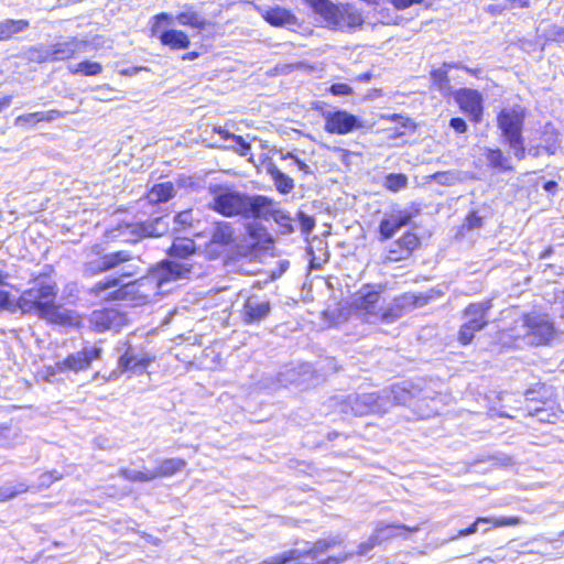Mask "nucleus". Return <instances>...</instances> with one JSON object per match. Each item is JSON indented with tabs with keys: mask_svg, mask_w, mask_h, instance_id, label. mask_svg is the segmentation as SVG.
<instances>
[{
	"mask_svg": "<svg viewBox=\"0 0 564 564\" xmlns=\"http://www.w3.org/2000/svg\"><path fill=\"white\" fill-rule=\"evenodd\" d=\"M56 296L57 288L54 282L37 279L32 288L22 292L17 306L23 314H34L53 324H72L69 312L56 305Z\"/></svg>",
	"mask_w": 564,
	"mask_h": 564,
	"instance_id": "nucleus-1",
	"label": "nucleus"
},
{
	"mask_svg": "<svg viewBox=\"0 0 564 564\" xmlns=\"http://www.w3.org/2000/svg\"><path fill=\"white\" fill-rule=\"evenodd\" d=\"M265 203L264 195H249L229 187H216L210 207L225 217L254 219L256 212H263Z\"/></svg>",
	"mask_w": 564,
	"mask_h": 564,
	"instance_id": "nucleus-2",
	"label": "nucleus"
},
{
	"mask_svg": "<svg viewBox=\"0 0 564 564\" xmlns=\"http://www.w3.org/2000/svg\"><path fill=\"white\" fill-rule=\"evenodd\" d=\"M319 17L325 28L332 31L351 32L364 23L360 11L350 3H334L332 0H302Z\"/></svg>",
	"mask_w": 564,
	"mask_h": 564,
	"instance_id": "nucleus-3",
	"label": "nucleus"
},
{
	"mask_svg": "<svg viewBox=\"0 0 564 564\" xmlns=\"http://www.w3.org/2000/svg\"><path fill=\"white\" fill-rule=\"evenodd\" d=\"M386 289L383 283L364 285L351 300L355 315L369 324L384 321L388 317Z\"/></svg>",
	"mask_w": 564,
	"mask_h": 564,
	"instance_id": "nucleus-4",
	"label": "nucleus"
},
{
	"mask_svg": "<svg viewBox=\"0 0 564 564\" xmlns=\"http://www.w3.org/2000/svg\"><path fill=\"white\" fill-rule=\"evenodd\" d=\"M525 117V109L520 105L501 109L496 117L497 127L518 161L523 160L527 155L523 135Z\"/></svg>",
	"mask_w": 564,
	"mask_h": 564,
	"instance_id": "nucleus-5",
	"label": "nucleus"
},
{
	"mask_svg": "<svg viewBox=\"0 0 564 564\" xmlns=\"http://www.w3.org/2000/svg\"><path fill=\"white\" fill-rule=\"evenodd\" d=\"M492 308V301L487 299L481 302L469 303L463 311L466 319L457 332V341L462 346H468L475 339L478 332L489 325V312Z\"/></svg>",
	"mask_w": 564,
	"mask_h": 564,
	"instance_id": "nucleus-6",
	"label": "nucleus"
},
{
	"mask_svg": "<svg viewBox=\"0 0 564 564\" xmlns=\"http://www.w3.org/2000/svg\"><path fill=\"white\" fill-rule=\"evenodd\" d=\"M169 216H161L142 223L119 225L108 231V237L134 242L144 237H161L169 231Z\"/></svg>",
	"mask_w": 564,
	"mask_h": 564,
	"instance_id": "nucleus-7",
	"label": "nucleus"
},
{
	"mask_svg": "<svg viewBox=\"0 0 564 564\" xmlns=\"http://www.w3.org/2000/svg\"><path fill=\"white\" fill-rule=\"evenodd\" d=\"M192 271V265L186 261L163 260L153 268L145 280L154 283L159 293L169 292V284L185 279Z\"/></svg>",
	"mask_w": 564,
	"mask_h": 564,
	"instance_id": "nucleus-8",
	"label": "nucleus"
},
{
	"mask_svg": "<svg viewBox=\"0 0 564 564\" xmlns=\"http://www.w3.org/2000/svg\"><path fill=\"white\" fill-rule=\"evenodd\" d=\"M527 336L536 346L550 345L557 336L554 322L545 313H524L521 317Z\"/></svg>",
	"mask_w": 564,
	"mask_h": 564,
	"instance_id": "nucleus-9",
	"label": "nucleus"
},
{
	"mask_svg": "<svg viewBox=\"0 0 564 564\" xmlns=\"http://www.w3.org/2000/svg\"><path fill=\"white\" fill-rule=\"evenodd\" d=\"M454 100L459 110L465 113L473 123H480L484 119L485 105L482 94L473 88L462 87L454 95Z\"/></svg>",
	"mask_w": 564,
	"mask_h": 564,
	"instance_id": "nucleus-10",
	"label": "nucleus"
},
{
	"mask_svg": "<svg viewBox=\"0 0 564 564\" xmlns=\"http://www.w3.org/2000/svg\"><path fill=\"white\" fill-rule=\"evenodd\" d=\"M101 354V347L87 344L82 350L70 354L65 359L55 362L54 368L59 373L66 371L79 372L88 369L94 360H99Z\"/></svg>",
	"mask_w": 564,
	"mask_h": 564,
	"instance_id": "nucleus-11",
	"label": "nucleus"
},
{
	"mask_svg": "<svg viewBox=\"0 0 564 564\" xmlns=\"http://www.w3.org/2000/svg\"><path fill=\"white\" fill-rule=\"evenodd\" d=\"M132 260L129 251L120 250L105 253L102 257L89 259L85 262L84 272L87 275H96L118 268L120 264Z\"/></svg>",
	"mask_w": 564,
	"mask_h": 564,
	"instance_id": "nucleus-12",
	"label": "nucleus"
},
{
	"mask_svg": "<svg viewBox=\"0 0 564 564\" xmlns=\"http://www.w3.org/2000/svg\"><path fill=\"white\" fill-rule=\"evenodd\" d=\"M325 130L334 134H347L361 127L360 120L345 110L324 113Z\"/></svg>",
	"mask_w": 564,
	"mask_h": 564,
	"instance_id": "nucleus-13",
	"label": "nucleus"
},
{
	"mask_svg": "<svg viewBox=\"0 0 564 564\" xmlns=\"http://www.w3.org/2000/svg\"><path fill=\"white\" fill-rule=\"evenodd\" d=\"M271 312L270 302L260 297L259 295H250L245 301L242 306L241 316L246 324L260 323Z\"/></svg>",
	"mask_w": 564,
	"mask_h": 564,
	"instance_id": "nucleus-14",
	"label": "nucleus"
},
{
	"mask_svg": "<svg viewBox=\"0 0 564 564\" xmlns=\"http://www.w3.org/2000/svg\"><path fill=\"white\" fill-rule=\"evenodd\" d=\"M419 243V237L414 232H404L390 243V262L408 259Z\"/></svg>",
	"mask_w": 564,
	"mask_h": 564,
	"instance_id": "nucleus-15",
	"label": "nucleus"
},
{
	"mask_svg": "<svg viewBox=\"0 0 564 564\" xmlns=\"http://www.w3.org/2000/svg\"><path fill=\"white\" fill-rule=\"evenodd\" d=\"M345 406H349L354 415L362 416L379 411V397L375 392L349 395Z\"/></svg>",
	"mask_w": 564,
	"mask_h": 564,
	"instance_id": "nucleus-16",
	"label": "nucleus"
},
{
	"mask_svg": "<svg viewBox=\"0 0 564 564\" xmlns=\"http://www.w3.org/2000/svg\"><path fill=\"white\" fill-rule=\"evenodd\" d=\"M267 203L264 204L263 212H256L254 219L262 220H274L278 225L284 228L283 232H292L293 226L291 224V217L288 213L279 208V204L273 199L264 196Z\"/></svg>",
	"mask_w": 564,
	"mask_h": 564,
	"instance_id": "nucleus-17",
	"label": "nucleus"
},
{
	"mask_svg": "<svg viewBox=\"0 0 564 564\" xmlns=\"http://www.w3.org/2000/svg\"><path fill=\"white\" fill-rule=\"evenodd\" d=\"M390 391L392 402L398 405L413 406L422 399V390L413 383L394 384Z\"/></svg>",
	"mask_w": 564,
	"mask_h": 564,
	"instance_id": "nucleus-18",
	"label": "nucleus"
},
{
	"mask_svg": "<svg viewBox=\"0 0 564 564\" xmlns=\"http://www.w3.org/2000/svg\"><path fill=\"white\" fill-rule=\"evenodd\" d=\"M133 274V270L123 271L121 278L106 279L105 281L96 283L94 291L97 295H104L107 291L116 289L115 292L109 293L106 296L112 297L113 300L123 299L126 296L123 288L129 286V283L123 282V278L131 276Z\"/></svg>",
	"mask_w": 564,
	"mask_h": 564,
	"instance_id": "nucleus-19",
	"label": "nucleus"
},
{
	"mask_svg": "<svg viewBox=\"0 0 564 564\" xmlns=\"http://www.w3.org/2000/svg\"><path fill=\"white\" fill-rule=\"evenodd\" d=\"M427 302V297L414 294H403L395 297L390 305V319L402 316L403 314L423 306Z\"/></svg>",
	"mask_w": 564,
	"mask_h": 564,
	"instance_id": "nucleus-20",
	"label": "nucleus"
},
{
	"mask_svg": "<svg viewBox=\"0 0 564 564\" xmlns=\"http://www.w3.org/2000/svg\"><path fill=\"white\" fill-rule=\"evenodd\" d=\"M90 322L96 332L104 333L119 327L121 316L115 310L95 311L91 314Z\"/></svg>",
	"mask_w": 564,
	"mask_h": 564,
	"instance_id": "nucleus-21",
	"label": "nucleus"
},
{
	"mask_svg": "<svg viewBox=\"0 0 564 564\" xmlns=\"http://www.w3.org/2000/svg\"><path fill=\"white\" fill-rule=\"evenodd\" d=\"M262 18L272 26L291 28L297 25L296 17L290 10L279 6L264 10Z\"/></svg>",
	"mask_w": 564,
	"mask_h": 564,
	"instance_id": "nucleus-22",
	"label": "nucleus"
},
{
	"mask_svg": "<svg viewBox=\"0 0 564 564\" xmlns=\"http://www.w3.org/2000/svg\"><path fill=\"white\" fill-rule=\"evenodd\" d=\"M487 165L499 172H513L514 166L510 158L499 147L486 148L484 152Z\"/></svg>",
	"mask_w": 564,
	"mask_h": 564,
	"instance_id": "nucleus-23",
	"label": "nucleus"
},
{
	"mask_svg": "<svg viewBox=\"0 0 564 564\" xmlns=\"http://www.w3.org/2000/svg\"><path fill=\"white\" fill-rule=\"evenodd\" d=\"M162 45L170 47L173 51L185 50L191 45L188 35L176 29H167L156 35Z\"/></svg>",
	"mask_w": 564,
	"mask_h": 564,
	"instance_id": "nucleus-24",
	"label": "nucleus"
},
{
	"mask_svg": "<svg viewBox=\"0 0 564 564\" xmlns=\"http://www.w3.org/2000/svg\"><path fill=\"white\" fill-rule=\"evenodd\" d=\"M151 359L145 357H138L131 347L119 358L118 366L121 371L132 370L135 373H142L145 371Z\"/></svg>",
	"mask_w": 564,
	"mask_h": 564,
	"instance_id": "nucleus-25",
	"label": "nucleus"
},
{
	"mask_svg": "<svg viewBox=\"0 0 564 564\" xmlns=\"http://www.w3.org/2000/svg\"><path fill=\"white\" fill-rule=\"evenodd\" d=\"M48 47L52 62L65 61L73 57L80 48V42L77 39H70L68 41L51 44Z\"/></svg>",
	"mask_w": 564,
	"mask_h": 564,
	"instance_id": "nucleus-26",
	"label": "nucleus"
},
{
	"mask_svg": "<svg viewBox=\"0 0 564 564\" xmlns=\"http://www.w3.org/2000/svg\"><path fill=\"white\" fill-rule=\"evenodd\" d=\"M234 228L229 223H217L210 232V245L226 247L234 242Z\"/></svg>",
	"mask_w": 564,
	"mask_h": 564,
	"instance_id": "nucleus-27",
	"label": "nucleus"
},
{
	"mask_svg": "<svg viewBox=\"0 0 564 564\" xmlns=\"http://www.w3.org/2000/svg\"><path fill=\"white\" fill-rule=\"evenodd\" d=\"M62 116V112L58 110H50L47 112H32L26 115H21L15 118L14 124L17 127H32L36 124L37 122L45 121V122H52L59 118Z\"/></svg>",
	"mask_w": 564,
	"mask_h": 564,
	"instance_id": "nucleus-28",
	"label": "nucleus"
},
{
	"mask_svg": "<svg viewBox=\"0 0 564 564\" xmlns=\"http://www.w3.org/2000/svg\"><path fill=\"white\" fill-rule=\"evenodd\" d=\"M30 22L24 19H6L0 22V41H9L17 34L24 32Z\"/></svg>",
	"mask_w": 564,
	"mask_h": 564,
	"instance_id": "nucleus-29",
	"label": "nucleus"
},
{
	"mask_svg": "<svg viewBox=\"0 0 564 564\" xmlns=\"http://www.w3.org/2000/svg\"><path fill=\"white\" fill-rule=\"evenodd\" d=\"M175 21L183 26H189L195 30H204L207 25L206 19L192 8H186L184 11L175 15Z\"/></svg>",
	"mask_w": 564,
	"mask_h": 564,
	"instance_id": "nucleus-30",
	"label": "nucleus"
},
{
	"mask_svg": "<svg viewBox=\"0 0 564 564\" xmlns=\"http://www.w3.org/2000/svg\"><path fill=\"white\" fill-rule=\"evenodd\" d=\"M175 195V187L171 182L155 184L148 192V200L151 204H160L170 200Z\"/></svg>",
	"mask_w": 564,
	"mask_h": 564,
	"instance_id": "nucleus-31",
	"label": "nucleus"
},
{
	"mask_svg": "<svg viewBox=\"0 0 564 564\" xmlns=\"http://www.w3.org/2000/svg\"><path fill=\"white\" fill-rule=\"evenodd\" d=\"M50 47L46 44H36L29 46L22 53V57L31 63H46L52 62Z\"/></svg>",
	"mask_w": 564,
	"mask_h": 564,
	"instance_id": "nucleus-32",
	"label": "nucleus"
},
{
	"mask_svg": "<svg viewBox=\"0 0 564 564\" xmlns=\"http://www.w3.org/2000/svg\"><path fill=\"white\" fill-rule=\"evenodd\" d=\"M169 253L172 258L186 260L195 253V243L191 239L177 238L170 247Z\"/></svg>",
	"mask_w": 564,
	"mask_h": 564,
	"instance_id": "nucleus-33",
	"label": "nucleus"
},
{
	"mask_svg": "<svg viewBox=\"0 0 564 564\" xmlns=\"http://www.w3.org/2000/svg\"><path fill=\"white\" fill-rule=\"evenodd\" d=\"M308 365H301L300 368L286 367L278 373V383L280 386H288L301 382V376L310 371Z\"/></svg>",
	"mask_w": 564,
	"mask_h": 564,
	"instance_id": "nucleus-34",
	"label": "nucleus"
},
{
	"mask_svg": "<svg viewBox=\"0 0 564 564\" xmlns=\"http://www.w3.org/2000/svg\"><path fill=\"white\" fill-rule=\"evenodd\" d=\"M459 64L455 63H444V69H433L430 72V78L432 80V85L438 90L443 91L449 88L451 80L448 77L449 68H458Z\"/></svg>",
	"mask_w": 564,
	"mask_h": 564,
	"instance_id": "nucleus-35",
	"label": "nucleus"
},
{
	"mask_svg": "<svg viewBox=\"0 0 564 564\" xmlns=\"http://www.w3.org/2000/svg\"><path fill=\"white\" fill-rule=\"evenodd\" d=\"M246 229L249 238L251 239L252 246L265 248L268 243L272 242V239L264 227L257 224H249Z\"/></svg>",
	"mask_w": 564,
	"mask_h": 564,
	"instance_id": "nucleus-36",
	"label": "nucleus"
},
{
	"mask_svg": "<svg viewBox=\"0 0 564 564\" xmlns=\"http://www.w3.org/2000/svg\"><path fill=\"white\" fill-rule=\"evenodd\" d=\"M186 465V462L181 458H169L161 463V465L154 469V475L158 477H170L182 470Z\"/></svg>",
	"mask_w": 564,
	"mask_h": 564,
	"instance_id": "nucleus-37",
	"label": "nucleus"
},
{
	"mask_svg": "<svg viewBox=\"0 0 564 564\" xmlns=\"http://www.w3.org/2000/svg\"><path fill=\"white\" fill-rule=\"evenodd\" d=\"M484 226V219L477 210H469L464 218L463 224L457 228V236H465L468 231L479 229Z\"/></svg>",
	"mask_w": 564,
	"mask_h": 564,
	"instance_id": "nucleus-38",
	"label": "nucleus"
},
{
	"mask_svg": "<svg viewBox=\"0 0 564 564\" xmlns=\"http://www.w3.org/2000/svg\"><path fill=\"white\" fill-rule=\"evenodd\" d=\"M270 174H271V177L274 182L276 189L280 193L286 194L293 189V187H294L293 180L289 175H286L282 171H280L278 167L274 166V167L270 169Z\"/></svg>",
	"mask_w": 564,
	"mask_h": 564,
	"instance_id": "nucleus-39",
	"label": "nucleus"
},
{
	"mask_svg": "<svg viewBox=\"0 0 564 564\" xmlns=\"http://www.w3.org/2000/svg\"><path fill=\"white\" fill-rule=\"evenodd\" d=\"M390 122L393 126H390V138H397L404 135L406 131H412L414 126L410 120H404L401 116H390Z\"/></svg>",
	"mask_w": 564,
	"mask_h": 564,
	"instance_id": "nucleus-40",
	"label": "nucleus"
},
{
	"mask_svg": "<svg viewBox=\"0 0 564 564\" xmlns=\"http://www.w3.org/2000/svg\"><path fill=\"white\" fill-rule=\"evenodd\" d=\"M73 74H83L85 76H96L101 73L102 66L100 63L83 61L75 66L69 67Z\"/></svg>",
	"mask_w": 564,
	"mask_h": 564,
	"instance_id": "nucleus-41",
	"label": "nucleus"
},
{
	"mask_svg": "<svg viewBox=\"0 0 564 564\" xmlns=\"http://www.w3.org/2000/svg\"><path fill=\"white\" fill-rule=\"evenodd\" d=\"M119 475L122 476L127 480L139 481V482H148V481L154 480L156 478V475H154V470L138 471V470H132V469H128V468H122V469H120Z\"/></svg>",
	"mask_w": 564,
	"mask_h": 564,
	"instance_id": "nucleus-42",
	"label": "nucleus"
},
{
	"mask_svg": "<svg viewBox=\"0 0 564 564\" xmlns=\"http://www.w3.org/2000/svg\"><path fill=\"white\" fill-rule=\"evenodd\" d=\"M28 490L29 486L24 482H19L17 485L6 484L0 488V502L10 500L20 494L26 492Z\"/></svg>",
	"mask_w": 564,
	"mask_h": 564,
	"instance_id": "nucleus-43",
	"label": "nucleus"
},
{
	"mask_svg": "<svg viewBox=\"0 0 564 564\" xmlns=\"http://www.w3.org/2000/svg\"><path fill=\"white\" fill-rule=\"evenodd\" d=\"M303 556L300 550H290L282 554L271 556L262 562V564H288L292 561H297Z\"/></svg>",
	"mask_w": 564,
	"mask_h": 564,
	"instance_id": "nucleus-44",
	"label": "nucleus"
},
{
	"mask_svg": "<svg viewBox=\"0 0 564 564\" xmlns=\"http://www.w3.org/2000/svg\"><path fill=\"white\" fill-rule=\"evenodd\" d=\"M217 131L218 133L223 134L224 139H232L235 141L236 145L238 147L237 151L240 155L246 156L250 152L251 147L248 142L245 141L242 137L225 132L221 128H219Z\"/></svg>",
	"mask_w": 564,
	"mask_h": 564,
	"instance_id": "nucleus-45",
	"label": "nucleus"
},
{
	"mask_svg": "<svg viewBox=\"0 0 564 564\" xmlns=\"http://www.w3.org/2000/svg\"><path fill=\"white\" fill-rule=\"evenodd\" d=\"M420 528L416 527H406L403 524H392L390 525V536L392 538H408L409 535L417 532Z\"/></svg>",
	"mask_w": 564,
	"mask_h": 564,
	"instance_id": "nucleus-46",
	"label": "nucleus"
},
{
	"mask_svg": "<svg viewBox=\"0 0 564 564\" xmlns=\"http://www.w3.org/2000/svg\"><path fill=\"white\" fill-rule=\"evenodd\" d=\"M339 543L336 539L318 540L314 543L313 547L306 553H312L314 556L326 552L330 546Z\"/></svg>",
	"mask_w": 564,
	"mask_h": 564,
	"instance_id": "nucleus-47",
	"label": "nucleus"
},
{
	"mask_svg": "<svg viewBox=\"0 0 564 564\" xmlns=\"http://www.w3.org/2000/svg\"><path fill=\"white\" fill-rule=\"evenodd\" d=\"M61 478L62 474H59L57 470L44 473L39 478V488H48L55 480Z\"/></svg>",
	"mask_w": 564,
	"mask_h": 564,
	"instance_id": "nucleus-48",
	"label": "nucleus"
},
{
	"mask_svg": "<svg viewBox=\"0 0 564 564\" xmlns=\"http://www.w3.org/2000/svg\"><path fill=\"white\" fill-rule=\"evenodd\" d=\"M408 184L406 175L402 173H390V191L397 192L404 188Z\"/></svg>",
	"mask_w": 564,
	"mask_h": 564,
	"instance_id": "nucleus-49",
	"label": "nucleus"
},
{
	"mask_svg": "<svg viewBox=\"0 0 564 564\" xmlns=\"http://www.w3.org/2000/svg\"><path fill=\"white\" fill-rule=\"evenodd\" d=\"M154 23L151 26V35L156 36L160 31V24L162 21H166L169 23H172L173 20H175V17H173L170 13L162 12L153 17Z\"/></svg>",
	"mask_w": 564,
	"mask_h": 564,
	"instance_id": "nucleus-50",
	"label": "nucleus"
},
{
	"mask_svg": "<svg viewBox=\"0 0 564 564\" xmlns=\"http://www.w3.org/2000/svg\"><path fill=\"white\" fill-rule=\"evenodd\" d=\"M495 529L503 528V527H516L522 523V519L516 516L512 517H497L495 520Z\"/></svg>",
	"mask_w": 564,
	"mask_h": 564,
	"instance_id": "nucleus-51",
	"label": "nucleus"
},
{
	"mask_svg": "<svg viewBox=\"0 0 564 564\" xmlns=\"http://www.w3.org/2000/svg\"><path fill=\"white\" fill-rule=\"evenodd\" d=\"M15 304L11 299V294L8 291L0 290V312L10 311L13 312Z\"/></svg>",
	"mask_w": 564,
	"mask_h": 564,
	"instance_id": "nucleus-52",
	"label": "nucleus"
},
{
	"mask_svg": "<svg viewBox=\"0 0 564 564\" xmlns=\"http://www.w3.org/2000/svg\"><path fill=\"white\" fill-rule=\"evenodd\" d=\"M193 221V215L191 210H184L174 216V223L181 227H186Z\"/></svg>",
	"mask_w": 564,
	"mask_h": 564,
	"instance_id": "nucleus-53",
	"label": "nucleus"
},
{
	"mask_svg": "<svg viewBox=\"0 0 564 564\" xmlns=\"http://www.w3.org/2000/svg\"><path fill=\"white\" fill-rule=\"evenodd\" d=\"M378 542V535L371 536L367 542H362L359 544L358 550L356 552L357 555H367L370 550L373 549V546Z\"/></svg>",
	"mask_w": 564,
	"mask_h": 564,
	"instance_id": "nucleus-54",
	"label": "nucleus"
},
{
	"mask_svg": "<svg viewBox=\"0 0 564 564\" xmlns=\"http://www.w3.org/2000/svg\"><path fill=\"white\" fill-rule=\"evenodd\" d=\"M299 218H300L302 230L304 232H311L315 226V221H314L313 217H311L304 213H299Z\"/></svg>",
	"mask_w": 564,
	"mask_h": 564,
	"instance_id": "nucleus-55",
	"label": "nucleus"
},
{
	"mask_svg": "<svg viewBox=\"0 0 564 564\" xmlns=\"http://www.w3.org/2000/svg\"><path fill=\"white\" fill-rule=\"evenodd\" d=\"M449 127L458 133H465L468 129L466 121L460 117H454L449 120Z\"/></svg>",
	"mask_w": 564,
	"mask_h": 564,
	"instance_id": "nucleus-56",
	"label": "nucleus"
},
{
	"mask_svg": "<svg viewBox=\"0 0 564 564\" xmlns=\"http://www.w3.org/2000/svg\"><path fill=\"white\" fill-rule=\"evenodd\" d=\"M330 93L335 96H347L351 93V88L347 84L337 83L332 85Z\"/></svg>",
	"mask_w": 564,
	"mask_h": 564,
	"instance_id": "nucleus-57",
	"label": "nucleus"
},
{
	"mask_svg": "<svg viewBox=\"0 0 564 564\" xmlns=\"http://www.w3.org/2000/svg\"><path fill=\"white\" fill-rule=\"evenodd\" d=\"M479 523H476V520L469 524L467 528H464V529H460L457 534L455 535V538H464V536H468V535H471V534H475L477 532V527H478Z\"/></svg>",
	"mask_w": 564,
	"mask_h": 564,
	"instance_id": "nucleus-58",
	"label": "nucleus"
},
{
	"mask_svg": "<svg viewBox=\"0 0 564 564\" xmlns=\"http://www.w3.org/2000/svg\"><path fill=\"white\" fill-rule=\"evenodd\" d=\"M397 9H406L413 4H419L423 0H390Z\"/></svg>",
	"mask_w": 564,
	"mask_h": 564,
	"instance_id": "nucleus-59",
	"label": "nucleus"
},
{
	"mask_svg": "<svg viewBox=\"0 0 564 564\" xmlns=\"http://www.w3.org/2000/svg\"><path fill=\"white\" fill-rule=\"evenodd\" d=\"M285 158H291V159H293V160H294V163L296 164V166L299 167V170H300V171H303L305 174H310V173H312V171H311L310 166H308L305 162L301 161L299 158H296L295 155H293V153L289 152V153L286 154V156H285Z\"/></svg>",
	"mask_w": 564,
	"mask_h": 564,
	"instance_id": "nucleus-60",
	"label": "nucleus"
},
{
	"mask_svg": "<svg viewBox=\"0 0 564 564\" xmlns=\"http://www.w3.org/2000/svg\"><path fill=\"white\" fill-rule=\"evenodd\" d=\"M105 253H104V248L99 243H96L94 246H91L89 248V252L87 254V258L88 260L89 259H94V258H99V257H102Z\"/></svg>",
	"mask_w": 564,
	"mask_h": 564,
	"instance_id": "nucleus-61",
	"label": "nucleus"
},
{
	"mask_svg": "<svg viewBox=\"0 0 564 564\" xmlns=\"http://www.w3.org/2000/svg\"><path fill=\"white\" fill-rule=\"evenodd\" d=\"M507 2L512 9H528L531 7L530 0H507Z\"/></svg>",
	"mask_w": 564,
	"mask_h": 564,
	"instance_id": "nucleus-62",
	"label": "nucleus"
},
{
	"mask_svg": "<svg viewBox=\"0 0 564 564\" xmlns=\"http://www.w3.org/2000/svg\"><path fill=\"white\" fill-rule=\"evenodd\" d=\"M411 218H412V215H411V214H409V213H405V214H403V215H400V216H398V217L395 218L393 226H394L397 229H399V228H401L402 226L408 225V224L410 223Z\"/></svg>",
	"mask_w": 564,
	"mask_h": 564,
	"instance_id": "nucleus-63",
	"label": "nucleus"
},
{
	"mask_svg": "<svg viewBox=\"0 0 564 564\" xmlns=\"http://www.w3.org/2000/svg\"><path fill=\"white\" fill-rule=\"evenodd\" d=\"M351 555H352V553H347L343 557L329 556L325 562L319 563V564H339V563L344 562L348 556H351Z\"/></svg>",
	"mask_w": 564,
	"mask_h": 564,
	"instance_id": "nucleus-64",
	"label": "nucleus"
}]
</instances>
